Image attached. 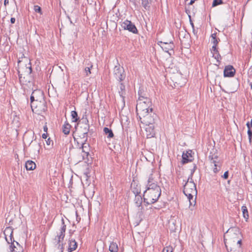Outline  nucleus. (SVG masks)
Returning a JSON list of instances; mask_svg holds the SVG:
<instances>
[{"instance_id": "42", "label": "nucleus", "mask_w": 252, "mask_h": 252, "mask_svg": "<svg viewBox=\"0 0 252 252\" xmlns=\"http://www.w3.org/2000/svg\"><path fill=\"white\" fill-rule=\"evenodd\" d=\"M85 72L86 73V75H88L89 74H91V71H90V67H87L85 68Z\"/></svg>"}, {"instance_id": "34", "label": "nucleus", "mask_w": 252, "mask_h": 252, "mask_svg": "<svg viewBox=\"0 0 252 252\" xmlns=\"http://www.w3.org/2000/svg\"><path fill=\"white\" fill-rule=\"evenodd\" d=\"M241 209L243 213V217L245 219L247 220L249 218V213L247 207L245 206H243Z\"/></svg>"}, {"instance_id": "30", "label": "nucleus", "mask_w": 252, "mask_h": 252, "mask_svg": "<svg viewBox=\"0 0 252 252\" xmlns=\"http://www.w3.org/2000/svg\"><path fill=\"white\" fill-rule=\"evenodd\" d=\"M103 131L106 135H107L108 138H112L114 136L112 130L108 127H105L103 129Z\"/></svg>"}, {"instance_id": "27", "label": "nucleus", "mask_w": 252, "mask_h": 252, "mask_svg": "<svg viewBox=\"0 0 252 252\" xmlns=\"http://www.w3.org/2000/svg\"><path fill=\"white\" fill-rule=\"evenodd\" d=\"M134 202L137 206L139 207L142 203V198L140 194H135Z\"/></svg>"}, {"instance_id": "9", "label": "nucleus", "mask_w": 252, "mask_h": 252, "mask_svg": "<svg viewBox=\"0 0 252 252\" xmlns=\"http://www.w3.org/2000/svg\"><path fill=\"white\" fill-rule=\"evenodd\" d=\"M140 120L142 123L145 125L154 124L156 115L153 111L143 113L142 115H138Z\"/></svg>"}, {"instance_id": "44", "label": "nucleus", "mask_w": 252, "mask_h": 252, "mask_svg": "<svg viewBox=\"0 0 252 252\" xmlns=\"http://www.w3.org/2000/svg\"><path fill=\"white\" fill-rule=\"evenodd\" d=\"M247 126L248 129H250L252 127V119L251 120V121L250 123L248 122L247 123Z\"/></svg>"}, {"instance_id": "43", "label": "nucleus", "mask_w": 252, "mask_h": 252, "mask_svg": "<svg viewBox=\"0 0 252 252\" xmlns=\"http://www.w3.org/2000/svg\"><path fill=\"white\" fill-rule=\"evenodd\" d=\"M46 144L47 145H52L53 144V142L50 138H49L47 140H46Z\"/></svg>"}, {"instance_id": "20", "label": "nucleus", "mask_w": 252, "mask_h": 252, "mask_svg": "<svg viewBox=\"0 0 252 252\" xmlns=\"http://www.w3.org/2000/svg\"><path fill=\"white\" fill-rule=\"evenodd\" d=\"M160 45L161 48L166 52H168L169 50H171L173 49V45L171 42L170 43L160 42Z\"/></svg>"}, {"instance_id": "15", "label": "nucleus", "mask_w": 252, "mask_h": 252, "mask_svg": "<svg viewBox=\"0 0 252 252\" xmlns=\"http://www.w3.org/2000/svg\"><path fill=\"white\" fill-rule=\"evenodd\" d=\"M145 134L148 138L154 136L155 134L154 124L145 125Z\"/></svg>"}, {"instance_id": "53", "label": "nucleus", "mask_w": 252, "mask_h": 252, "mask_svg": "<svg viewBox=\"0 0 252 252\" xmlns=\"http://www.w3.org/2000/svg\"><path fill=\"white\" fill-rule=\"evenodd\" d=\"M76 215H77V214H76ZM80 219H81V218H79V219L78 218V215H77V220L78 221V222H79V220H80Z\"/></svg>"}, {"instance_id": "21", "label": "nucleus", "mask_w": 252, "mask_h": 252, "mask_svg": "<svg viewBox=\"0 0 252 252\" xmlns=\"http://www.w3.org/2000/svg\"><path fill=\"white\" fill-rule=\"evenodd\" d=\"M77 247V243L75 241L74 239H71L69 240V243H68V252H72Z\"/></svg>"}, {"instance_id": "2", "label": "nucleus", "mask_w": 252, "mask_h": 252, "mask_svg": "<svg viewBox=\"0 0 252 252\" xmlns=\"http://www.w3.org/2000/svg\"><path fill=\"white\" fill-rule=\"evenodd\" d=\"M161 195V189L159 186H146V190L143 192L144 202L151 204L157 202Z\"/></svg>"}, {"instance_id": "55", "label": "nucleus", "mask_w": 252, "mask_h": 252, "mask_svg": "<svg viewBox=\"0 0 252 252\" xmlns=\"http://www.w3.org/2000/svg\"><path fill=\"white\" fill-rule=\"evenodd\" d=\"M85 123H88V120L87 119H86Z\"/></svg>"}, {"instance_id": "6", "label": "nucleus", "mask_w": 252, "mask_h": 252, "mask_svg": "<svg viewBox=\"0 0 252 252\" xmlns=\"http://www.w3.org/2000/svg\"><path fill=\"white\" fill-rule=\"evenodd\" d=\"M89 125L86 124V126L84 127V131L83 134V138H85V140L83 142H82L81 144V146L80 149H82V152L84 153V155L82 156L83 158L85 159V157L86 158L88 157L90 155V144L89 143H86V141L88 139V133L89 130Z\"/></svg>"}, {"instance_id": "49", "label": "nucleus", "mask_w": 252, "mask_h": 252, "mask_svg": "<svg viewBox=\"0 0 252 252\" xmlns=\"http://www.w3.org/2000/svg\"><path fill=\"white\" fill-rule=\"evenodd\" d=\"M9 3V0H4V5L6 6Z\"/></svg>"}, {"instance_id": "56", "label": "nucleus", "mask_w": 252, "mask_h": 252, "mask_svg": "<svg viewBox=\"0 0 252 252\" xmlns=\"http://www.w3.org/2000/svg\"><path fill=\"white\" fill-rule=\"evenodd\" d=\"M251 89H252V84L251 85Z\"/></svg>"}, {"instance_id": "17", "label": "nucleus", "mask_w": 252, "mask_h": 252, "mask_svg": "<svg viewBox=\"0 0 252 252\" xmlns=\"http://www.w3.org/2000/svg\"><path fill=\"white\" fill-rule=\"evenodd\" d=\"M130 189L134 195L140 194V185H139L138 182L136 181L133 180L131 183Z\"/></svg>"}, {"instance_id": "37", "label": "nucleus", "mask_w": 252, "mask_h": 252, "mask_svg": "<svg viewBox=\"0 0 252 252\" xmlns=\"http://www.w3.org/2000/svg\"><path fill=\"white\" fill-rule=\"evenodd\" d=\"M151 3V2L150 1H148L147 2H144L142 1V4L145 9H147L150 7V4Z\"/></svg>"}, {"instance_id": "7", "label": "nucleus", "mask_w": 252, "mask_h": 252, "mask_svg": "<svg viewBox=\"0 0 252 252\" xmlns=\"http://www.w3.org/2000/svg\"><path fill=\"white\" fill-rule=\"evenodd\" d=\"M62 227L60 229L59 234H58L57 236L54 239V243L57 247L58 249L59 250H60L61 252H63V244H61L60 243L64 239L65 236V232L66 230V225L64 223L63 219H62Z\"/></svg>"}, {"instance_id": "8", "label": "nucleus", "mask_w": 252, "mask_h": 252, "mask_svg": "<svg viewBox=\"0 0 252 252\" xmlns=\"http://www.w3.org/2000/svg\"><path fill=\"white\" fill-rule=\"evenodd\" d=\"M31 106L33 112L39 114L46 110L47 103L45 99L41 101H31Z\"/></svg>"}, {"instance_id": "23", "label": "nucleus", "mask_w": 252, "mask_h": 252, "mask_svg": "<svg viewBox=\"0 0 252 252\" xmlns=\"http://www.w3.org/2000/svg\"><path fill=\"white\" fill-rule=\"evenodd\" d=\"M220 41L219 38H217L216 33H212L211 35V43H213V45L212 46V48L214 49V50H216V48H217V45L218 43H219V41Z\"/></svg>"}, {"instance_id": "36", "label": "nucleus", "mask_w": 252, "mask_h": 252, "mask_svg": "<svg viewBox=\"0 0 252 252\" xmlns=\"http://www.w3.org/2000/svg\"><path fill=\"white\" fill-rule=\"evenodd\" d=\"M222 3V0H214L212 3V6L215 7Z\"/></svg>"}, {"instance_id": "51", "label": "nucleus", "mask_w": 252, "mask_h": 252, "mask_svg": "<svg viewBox=\"0 0 252 252\" xmlns=\"http://www.w3.org/2000/svg\"><path fill=\"white\" fill-rule=\"evenodd\" d=\"M189 18H190V16H189ZM190 24L192 29H194V25H193V22H192V21L190 19Z\"/></svg>"}, {"instance_id": "38", "label": "nucleus", "mask_w": 252, "mask_h": 252, "mask_svg": "<svg viewBox=\"0 0 252 252\" xmlns=\"http://www.w3.org/2000/svg\"><path fill=\"white\" fill-rule=\"evenodd\" d=\"M34 10L37 13H40V14H42V10L41 8L38 5H34Z\"/></svg>"}, {"instance_id": "54", "label": "nucleus", "mask_w": 252, "mask_h": 252, "mask_svg": "<svg viewBox=\"0 0 252 252\" xmlns=\"http://www.w3.org/2000/svg\"><path fill=\"white\" fill-rule=\"evenodd\" d=\"M195 168H196V166H195V165H194V167H193V172H194V170H195Z\"/></svg>"}, {"instance_id": "35", "label": "nucleus", "mask_w": 252, "mask_h": 252, "mask_svg": "<svg viewBox=\"0 0 252 252\" xmlns=\"http://www.w3.org/2000/svg\"><path fill=\"white\" fill-rule=\"evenodd\" d=\"M34 145V146L35 147V150H37V151H39V144L37 143L36 142H33L32 141L30 143V146H32Z\"/></svg>"}, {"instance_id": "45", "label": "nucleus", "mask_w": 252, "mask_h": 252, "mask_svg": "<svg viewBox=\"0 0 252 252\" xmlns=\"http://www.w3.org/2000/svg\"><path fill=\"white\" fill-rule=\"evenodd\" d=\"M228 176V171H226L224 172L223 175L222 176L223 178L225 179H226Z\"/></svg>"}, {"instance_id": "10", "label": "nucleus", "mask_w": 252, "mask_h": 252, "mask_svg": "<svg viewBox=\"0 0 252 252\" xmlns=\"http://www.w3.org/2000/svg\"><path fill=\"white\" fill-rule=\"evenodd\" d=\"M159 175L158 172L151 170L149 174L146 186H159Z\"/></svg>"}, {"instance_id": "31", "label": "nucleus", "mask_w": 252, "mask_h": 252, "mask_svg": "<svg viewBox=\"0 0 252 252\" xmlns=\"http://www.w3.org/2000/svg\"><path fill=\"white\" fill-rule=\"evenodd\" d=\"M172 80L173 82H174L175 83L177 84H180V79L182 78V76L181 74H177L173 75V76L171 77Z\"/></svg>"}, {"instance_id": "40", "label": "nucleus", "mask_w": 252, "mask_h": 252, "mask_svg": "<svg viewBox=\"0 0 252 252\" xmlns=\"http://www.w3.org/2000/svg\"><path fill=\"white\" fill-rule=\"evenodd\" d=\"M248 134L249 135V141L251 142L252 137V131L250 129H248Z\"/></svg>"}, {"instance_id": "18", "label": "nucleus", "mask_w": 252, "mask_h": 252, "mask_svg": "<svg viewBox=\"0 0 252 252\" xmlns=\"http://www.w3.org/2000/svg\"><path fill=\"white\" fill-rule=\"evenodd\" d=\"M235 72V69L231 65L226 66L223 71L224 76L225 77H232Z\"/></svg>"}, {"instance_id": "11", "label": "nucleus", "mask_w": 252, "mask_h": 252, "mask_svg": "<svg viewBox=\"0 0 252 252\" xmlns=\"http://www.w3.org/2000/svg\"><path fill=\"white\" fill-rule=\"evenodd\" d=\"M225 245L229 252H241L242 251L241 242L225 243Z\"/></svg>"}, {"instance_id": "48", "label": "nucleus", "mask_w": 252, "mask_h": 252, "mask_svg": "<svg viewBox=\"0 0 252 252\" xmlns=\"http://www.w3.org/2000/svg\"><path fill=\"white\" fill-rule=\"evenodd\" d=\"M42 137L43 138V139H46L47 137V133H43L42 134Z\"/></svg>"}, {"instance_id": "26", "label": "nucleus", "mask_w": 252, "mask_h": 252, "mask_svg": "<svg viewBox=\"0 0 252 252\" xmlns=\"http://www.w3.org/2000/svg\"><path fill=\"white\" fill-rule=\"evenodd\" d=\"M120 88L121 91L119 92V93H120L121 96L123 97V100L124 103H125L124 98H125V94H126L125 84L123 83H121Z\"/></svg>"}, {"instance_id": "46", "label": "nucleus", "mask_w": 252, "mask_h": 252, "mask_svg": "<svg viewBox=\"0 0 252 252\" xmlns=\"http://www.w3.org/2000/svg\"><path fill=\"white\" fill-rule=\"evenodd\" d=\"M122 28L124 30H126V21H124L122 24Z\"/></svg>"}, {"instance_id": "12", "label": "nucleus", "mask_w": 252, "mask_h": 252, "mask_svg": "<svg viewBox=\"0 0 252 252\" xmlns=\"http://www.w3.org/2000/svg\"><path fill=\"white\" fill-rule=\"evenodd\" d=\"M30 99L31 101L38 100V101H42V100L45 99L44 93L42 91L39 89L34 90L31 95Z\"/></svg>"}, {"instance_id": "39", "label": "nucleus", "mask_w": 252, "mask_h": 252, "mask_svg": "<svg viewBox=\"0 0 252 252\" xmlns=\"http://www.w3.org/2000/svg\"><path fill=\"white\" fill-rule=\"evenodd\" d=\"M211 161L212 163H213L214 164V166H215V168H214V172H217L218 170L217 169V168L216 167L217 164H216V161L213 159V158H212L211 159Z\"/></svg>"}, {"instance_id": "14", "label": "nucleus", "mask_w": 252, "mask_h": 252, "mask_svg": "<svg viewBox=\"0 0 252 252\" xmlns=\"http://www.w3.org/2000/svg\"><path fill=\"white\" fill-rule=\"evenodd\" d=\"M4 234L5 240L8 244L14 240L13 236V229L11 227H7L4 231Z\"/></svg>"}, {"instance_id": "50", "label": "nucleus", "mask_w": 252, "mask_h": 252, "mask_svg": "<svg viewBox=\"0 0 252 252\" xmlns=\"http://www.w3.org/2000/svg\"><path fill=\"white\" fill-rule=\"evenodd\" d=\"M142 1L147 2L148 1H150L151 2V4L153 3L155 0H142Z\"/></svg>"}, {"instance_id": "5", "label": "nucleus", "mask_w": 252, "mask_h": 252, "mask_svg": "<svg viewBox=\"0 0 252 252\" xmlns=\"http://www.w3.org/2000/svg\"><path fill=\"white\" fill-rule=\"evenodd\" d=\"M224 243L228 242H241L242 235L240 230L237 227L229 228L224 235Z\"/></svg>"}, {"instance_id": "19", "label": "nucleus", "mask_w": 252, "mask_h": 252, "mask_svg": "<svg viewBox=\"0 0 252 252\" xmlns=\"http://www.w3.org/2000/svg\"><path fill=\"white\" fill-rule=\"evenodd\" d=\"M193 158L191 156V151H187L186 153H183L182 155V162L183 163H187L192 161Z\"/></svg>"}, {"instance_id": "32", "label": "nucleus", "mask_w": 252, "mask_h": 252, "mask_svg": "<svg viewBox=\"0 0 252 252\" xmlns=\"http://www.w3.org/2000/svg\"><path fill=\"white\" fill-rule=\"evenodd\" d=\"M138 99H141V98H148L147 96V94L145 91L144 90V88H141L138 91Z\"/></svg>"}, {"instance_id": "33", "label": "nucleus", "mask_w": 252, "mask_h": 252, "mask_svg": "<svg viewBox=\"0 0 252 252\" xmlns=\"http://www.w3.org/2000/svg\"><path fill=\"white\" fill-rule=\"evenodd\" d=\"M71 116L72 122H77L79 120V118L78 116L77 112L76 111H71Z\"/></svg>"}, {"instance_id": "4", "label": "nucleus", "mask_w": 252, "mask_h": 252, "mask_svg": "<svg viewBox=\"0 0 252 252\" xmlns=\"http://www.w3.org/2000/svg\"><path fill=\"white\" fill-rule=\"evenodd\" d=\"M151 111H153V105L149 98L143 97L138 99L136 105V112L138 115Z\"/></svg>"}, {"instance_id": "52", "label": "nucleus", "mask_w": 252, "mask_h": 252, "mask_svg": "<svg viewBox=\"0 0 252 252\" xmlns=\"http://www.w3.org/2000/svg\"><path fill=\"white\" fill-rule=\"evenodd\" d=\"M47 129H48V128H47V126H45L43 127V130H44V131H45V132H47Z\"/></svg>"}, {"instance_id": "41", "label": "nucleus", "mask_w": 252, "mask_h": 252, "mask_svg": "<svg viewBox=\"0 0 252 252\" xmlns=\"http://www.w3.org/2000/svg\"><path fill=\"white\" fill-rule=\"evenodd\" d=\"M162 252H172V250L171 248H165L163 249Z\"/></svg>"}, {"instance_id": "25", "label": "nucleus", "mask_w": 252, "mask_h": 252, "mask_svg": "<svg viewBox=\"0 0 252 252\" xmlns=\"http://www.w3.org/2000/svg\"><path fill=\"white\" fill-rule=\"evenodd\" d=\"M71 127V125L68 123H65L63 126V132L65 134L68 135L70 133V128Z\"/></svg>"}, {"instance_id": "47", "label": "nucleus", "mask_w": 252, "mask_h": 252, "mask_svg": "<svg viewBox=\"0 0 252 252\" xmlns=\"http://www.w3.org/2000/svg\"><path fill=\"white\" fill-rule=\"evenodd\" d=\"M10 22L11 24H14L15 22V18L14 17L11 18Z\"/></svg>"}, {"instance_id": "16", "label": "nucleus", "mask_w": 252, "mask_h": 252, "mask_svg": "<svg viewBox=\"0 0 252 252\" xmlns=\"http://www.w3.org/2000/svg\"><path fill=\"white\" fill-rule=\"evenodd\" d=\"M9 250L11 252H23V248L20 246L18 242L13 240L10 243Z\"/></svg>"}, {"instance_id": "13", "label": "nucleus", "mask_w": 252, "mask_h": 252, "mask_svg": "<svg viewBox=\"0 0 252 252\" xmlns=\"http://www.w3.org/2000/svg\"><path fill=\"white\" fill-rule=\"evenodd\" d=\"M125 71L123 67L115 66L114 68V75L115 78L120 82L123 81L125 78Z\"/></svg>"}, {"instance_id": "1", "label": "nucleus", "mask_w": 252, "mask_h": 252, "mask_svg": "<svg viewBox=\"0 0 252 252\" xmlns=\"http://www.w3.org/2000/svg\"><path fill=\"white\" fill-rule=\"evenodd\" d=\"M18 73L20 83L26 84L30 83L32 79V68L30 61L24 57L18 62Z\"/></svg>"}, {"instance_id": "28", "label": "nucleus", "mask_w": 252, "mask_h": 252, "mask_svg": "<svg viewBox=\"0 0 252 252\" xmlns=\"http://www.w3.org/2000/svg\"><path fill=\"white\" fill-rule=\"evenodd\" d=\"M109 250L110 252H118V245L116 243L112 242L110 243Z\"/></svg>"}, {"instance_id": "24", "label": "nucleus", "mask_w": 252, "mask_h": 252, "mask_svg": "<svg viewBox=\"0 0 252 252\" xmlns=\"http://www.w3.org/2000/svg\"><path fill=\"white\" fill-rule=\"evenodd\" d=\"M25 167L27 170H33L36 167V164L32 160H28L25 163Z\"/></svg>"}, {"instance_id": "29", "label": "nucleus", "mask_w": 252, "mask_h": 252, "mask_svg": "<svg viewBox=\"0 0 252 252\" xmlns=\"http://www.w3.org/2000/svg\"><path fill=\"white\" fill-rule=\"evenodd\" d=\"M211 53L213 54V57L217 61V62H219L220 59V56L218 52V50L216 48V50H214L213 48H212Z\"/></svg>"}, {"instance_id": "3", "label": "nucleus", "mask_w": 252, "mask_h": 252, "mask_svg": "<svg viewBox=\"0 0 252 252\" xmlns=\"http://www.w3.org/2000/svg\"><path fill=\"white\" fill-rule=\"evenodd\" d=\"M188 179V181L184 186V193L187 196L189 203V208L192 210L196 204V198L197 195V190L195 184L191 181L192 179Z\"/></svg>"}, {"instance_id": "22", "label": "nucleus", "mask_w": 252, "mask_h": 252, "mask_svg": "<svg viewBox=\"0 0 252 252\" xmlns=\"http://www.w3.org/2000/svg\"><path fill=\"white\" fill-rule=\"evenodd\" d=\"M127 30L133 33H137L138 30L135 26L131 21L127 20Z\"/></svg>"}]
</instances>
